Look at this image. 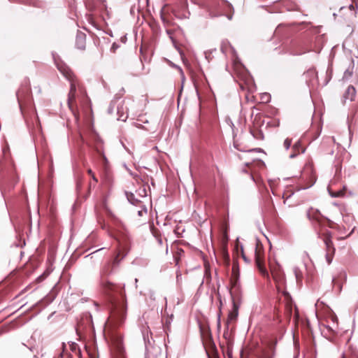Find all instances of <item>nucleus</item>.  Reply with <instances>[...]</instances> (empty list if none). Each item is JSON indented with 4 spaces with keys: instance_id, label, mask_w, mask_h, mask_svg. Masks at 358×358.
Segmentation results:
<instances>
[{
    "instance_id": "nucleus-1",
    "label": "nucleus",
    "mask_w": 358,
    "mask_h": 358,
    "mask_svg": "<svg viewBox=\"0 0 358 358\" xmlns=\"http://www.w3.org/2000/svg\"><path fill=\"white\" fill-rule=\"evenodd\" d=\"M102 287L111 303V311L108 321L111 358H126L122 336L116 331V329L124 323L127 316V298L124 285L103 280Z\"/></svg>"
},
{
    "instance_id": "nucleus-2",
    "label": "nucleus",
    "mask_w": 358,
    "mask_h": 358,
    "mask_svg": "<svg viewBox=\"0 0 358 358\" xmlns=\"http://www.w3.org/2000/svg\"><path fill=\"white\" fill-rule=\"evenodd\" d=\"M116 239L118 242L117 251L112 262H107L101 270L102 278L108 276L113 271L115 266H118L122 259L127 255L129 250L130 240L126 233L119 232Z\"/></svg>"
},
{
    "instance_id": "nucleus-3",
    "label": "nucleus",
    "mask_w": 358,
    "mask_h": 358,
    "mask_svg": "<svg viewBox=\"0 0 358 358\" xmlns=\"http://www.w3.org/2000/svg\"><path fill=\"white\" fill-rule=\"evenodd\" d=\"M17 101L22 112L24 108L31 103L32 96L31 86L29 81L25 82L22 84L17 92Z\"/></svg>"
},
{
    "instance_id": "nucleus-4",
    "label": "nucleus",
    "mask_w": 358,
    "mask_h": 358,
    "mask_svg": "<svg viewBox=\"0 0 358 358\" xmlns=\"http://www.w3.org/2000/svg\"><path fill=\"white\" fill-rule=\"evenodd\" d=\"M255 264L263 276H268L264 264V250L263 245L260 242H257L255 250Z\"/></svg>"
},
{
    "instance_id": "nucleus-5",
    "label": "nucleus",
    "mask_w": 358,
    "mask_h": 358,
    "mask_svg": "<svg viewBox=\"0 0 358 358\" xmlns=\"http://www.w3.org/2000/svg\"><path fill=\"white\" fill-rule=\"evenodd\" d=\"M320 238L323 241L326 247V259L328 264L332 262L333 257L335 254L336 249L332 241L331 233L326 231L324 233L319 234Z\"/></svg>"
},
{
    "instance_id": "nucleus-6",
    "label": "nucleus",
    "mask_w": 358,
    "mask_h": 358,
    "mask_svg": "<svg viewBox=\"0 0 358 358\" xmlns=\"http://www.w3.org/2000/svg\"><path fill=\"white\" fill-rule=\"evenodd\" d=\"M61 71L64 76L71 82L70 91L68 95V105L69 108H71L76 101V86L74 81L75 76L73 72L69 69H64V70H61Z\"/></svg>"
},
{
    "instance_id": "nucleus-7",
    "label": "nucleus",
    "mask_w": 358,
    "mask_h": 358,
    "mask_svg": "<svg viewBox=\"0 0 358 358\" xmlns=\"http://www.w3.org/2000/svg\"><path fill=\"white\" fill-rule=\"evenodd\" d=\"M229 292L231 294L232 303L235 304H241V285L238 280H230V289Z\"/></svg>"
},
{
    "instance_id": "nucleus-8",
    "label": "nucleus",
    "mask_w": 358,
    "mask_h": 358,
    "mask_svg": "<svg viewBox=\"0 0 358 358\" xmlns=\"http://www.w3.org/2000/svg\"><path fill=\"white\" fill-rule=\"evenodd\" d=\"M220 4L215 0H206L201 7L207 10L211 17H217L222 15L219 8Z\"/></svg>"
},
{
    "instance_id": "nucleus-9",
    "label": "nucleus",
    "mask_w": 358,
    "mask_h": 358,
    "mask_svg": "<svg viewBox=\"0 0 358 358\" xmlns=\"http://www.w3.org/2000/svg\"><path fill=\"white\" fill-rule=\"evenodd\" d=\"M271 272L273 279L275 282L277 290L280 292L285 285V275L278 267L271 268Z\"/></svg>"
},
{
    "instance_id": "nucleus-10",
    "label": "nucleus",
    "mask_w": 358,
    "mask_h": 358,
    "mask_svg": "<svg viewBox=\"0 0 358 358\" xmlns=\"http://www.w3.org/2000/svg\"><path fill=\"white\" fill-rule=\"evenodd\" d=\"M306 215L309 220L315 222L320 227L324 225V217L321 214L319 210L310 208L307 211Z\"/></svg>"
},
{
    "instance_id": "nucleus-11",
    "label": "nucleus",
    "mask_w": 358,
    "mask_h": 358,
    "mask_svg": "<svg viewBox=\"0 0 358 358\" xmlns=\"http://www.w3.org/2000/svg\"><path fill=\"white\" fill-rule=\"evenodd\" d=\"M86 8L90 10L94 11L97 8L106 9V0H85Z\"/></svg>"
},
{
    "instance_id": "nucleus-12",
    "label": "nucleus",
    "mask_w": 358,
    "mask_h": 358,
    "mask_svg": "<svg viewBox=\"0 0 358 358\" xmlns=\"http://www.w3.org/2000/svg\"><path fill=\"white\" fill-rule=\"evenodd\" d=\"M275 343L269 342L267 346L262 349L257 358H273L275 355Z\"/></svg>"
},
{
    "instance_id": "nucleus-13",
    "label": "nucleus",
    "mask_w": 358,
    "mask_h": 358,
    "mask_svg": "<svg viewBox=\"0 0 358 358\" xmlns=\"http://www.w3.org/2000/svg\"><path fill=\"white\" fill-rule=\"evenodd\" d=\"M86 34L78 31L76 38V46L78 49L84 50L86 47Z\"/></svg>"
},
{
    "instance_id": "nucleus-14",
    "label": "nucleus",
    "mask_w": 358,
    "mask_h": 358,
    "mask_svg": "<svg viewBox=\"0 0 358 358\" xmlns=\"http://www.w3.org/2000/svg\"><path fill=\"white\" fill-rule=\"evenodd\" d=\"M240 304H235L233 303V308L229 312L227 320V327L229 325V324L232 322H234L236 320L238 315V308H239Z\"/></svg>"
},
{
    "instance_id": "nucleus-15",
    "label": "nucleus",
    "mask_w": 358,
    "mask_h": 358,
    "mask_svg": "<svg viewBox=\"0 0 358 358\" xmlns=\"http://www.w3.org/2000/svg\"><path fill=\"white\" fill-rule=\"evenodd\" d=\"M282 294L285 301V310L289 315H291L292 312V301L291 296L286 291H284Z\"/></svg>"
},
{
    "instance_id": "nucleus-16",
    "label": "nucleus",
    "mask_w": 358,
    "mask_h": 358,
    "mask_svg": "<svg viewBox=\"0 0 358 358\" xmlns=\"http://www.w3.org/2000/svg\"><path fill=\"white\" fill-rule=\"evenodd\" d=\"M239 85L243 90L252 91L254 83L252 80L249 76H247L245 77V81L243 83L241 82L239 83Z\"/></svg>"
},
{
    "instance_id": "nucleus-17",
    "label": "nucleus",
    "mask_w": 358,
    "mask_h": 358,
    "mask_svg": "<svg viewBox=\"0 0 358 358\" xmlns=\"http://www.w3.org/2000/svg\"><path fill=\"white\" fill-rule=\"evenodd\" d=\"M356 96V90L352 85H349L346 89L343 98L345 99H349L350 101H353Z\"/></svg>"
},
{
    "instance_id": "nucleus-18",
    "label": "nucleus",
    "mask_w": 358,
    "mask_h": 358,
    "mask_svg": "<svg viewBox=\"0 0 358 358\" xmlns=\"http://www.w3.org/2000/svg\"><path fill=\"white\" fill-rule=\"evenodd\" d=\"M266 212L268 216H269L272 220H276L278 218V213L273 201H270L269 205L267 207Z\"/></svg>"
},
{
    "instance_id": "nucleus-19",
    "label": "nucleus",
    "mask_w": 358,
    "mask_h": 358,
    "mask_svg": "<svg viewBox=\"0 0 358 358\" xmlns=\"http://www.w3.org/2000/svg\"><path fill=\"white\" fill-rule=\"evenodd\" d=\"M238 278H239L238 266L236 264H234L233 266H232L231 275L230 278V280H238Z\"/></svg>"
},
{
    "instance_id": "nucleus-20",
    "label": "nucleus",
    "mask_w": 358,
    "mask_h": 358,
    "mask_svg": "<svg viewBox=\"0 0 358 358\" xmlns=\"http://www.w3.org/2000/svg\"><path fill=\"white\" fill-rule=\"evenodd\" d=\"M252 135L257 140H263L264 138V134L262 131L259 130L257 128H253L250 130Z\"/></svg>"
},
{
    "instance_id": "nucleus-21",
    "label": "nucleus",
    "mask_w": 358,
    "mask_h": 358,
    "mask_svg": "<svg viewBox=\"0 0 358 358\" xmlns=\"http://www.w3.org/2000/svg\"><path fill=\"white\" fill-rule=\"evenodd\" d=\"M301 148V143L299 142L296 143L293 145V152L290 155V157L293 158L299 153V150Z\"/></svg>"
},
{
    "instance_id": "nucleus-22",
    "label": "nucleus",
    "mask_w": 358,
    "mask_h": 358,
    "mask_svg": "<svg viewBox=\"0 0 358 358\" xmlns=\"http://www.w3.org/2000/svg\"><path fill=\"white\" fill-rule=\"evenodd\" d=\"M326 222L327 223V225L328 227L329 228H331V229H335L336 227V224L333 222L332 220L327 218L324 217V223Z\"/></svg>"
},
{
    "instance_id": "nucleus-23",
    "label": "nucleus",
    "mask_w": 358,
    "mask_h": 358,
    "mask_svg": "<svg viewBox=\"0 0 358 358\" xmlns=\"http://www.w3.org/2000/svg\"><path fill=\"white\" fill-rule=\"evenodd\" d=\"M87 172L92 177V178L93 181L94 182V183L96 184L98 182V179L95 176V175H94V172L92 171V170L91 169H87Z\"/></svg>"
},
{
    "instance_id": "nucleus-24",
    "label": "nucleus",
    "mask_w": 358,
    "mask_h": 358,
    "mask_svg": "<svg viewBox=\"0 0 358 358\" xmlns=\"http://www.w3.org/2000/svg\"><path fill=\"white\" fill-rule=\"evenodd\" d=\"M222 254H223V257H224V259L227 260V261H229V254H228L227 250V245H226V244H224V245L223 246Z\"/></svg>"
},
{
    "instance_id": "nucleus-25",
    "label": "nucleus",
    "mask_w": 358,
    "mask_h": 358,
    "mask_svg": "<svg viewBox=\"0 0 358 358\" xmlns=\"http://www.w3.org/2000/svg\"><path fill=\"white\" fill-rule=\"evenodd\" d=\"M292 144V139L290 138H286L284 141V146L287 150L289 148L290 145Z\"/></svg>"
},
{
    "instance_id": "nucleus-26",
    "label": "nucleus",
    "mask_w": 358,
    "mask_h": 358,
    "mask_svg": "<svg viewBox=\"0 0 358 358\" xmlns=\"http://www.w3.org/2000/svg\"><path fill=\"white\" fill-rule=\"evenodd\" d=\"M333 197H341L343 196L344 192L343 191H338L331 194Z\"/></svg>"
},
{
    "instance_id": "nucleus-27",
    "label": "nucleus",
    "mask_w": 358,
    "mask_h": 358,
    "mask_svg": "<svg viewBox=\"0 0 358 358\" xmlns=\"http://www.w3.org/2000/svg\"><path fill=\"white\" fill-rule=\"evenodd\" d=\"M138 214L139 216H143L144 215H146L147 214V210L146 209H143V210H138Z\"/></svg>"
},
{
    "instance_id": "nucleus-28",
    "label": "nucleus",
    "mask_w": 358,
    "mask_h": 358,
    "mask_svg": "<svg viewBox=\"0 0 358 358\" xmlns=\"http://www.w3.org/2000/svg\"><path fill=\"white\" fill-rule=\"evenodd\" d=\"M227 241H228V235H227V231H225L223 233V241H224L226 243V242H227Z\"/></svg>"
},
{
    "instance_id": "nucleus-29",
    "label": "nucleus",
    "mask_w": 358,
    "mask_h": 358,
    "mask_svg": "<svg viewBox=\"0 0 358 358\" xmlns=\"http://www.w3.org/2000/svg\"><path fill=\"white\" fill-rule=\"evenodd\" d=\"M241 255H242V257L243 259L245 261V262H249V260L247 259L245 253H244V251H243V249L241 248Z\"/></svg>"
},
{
    "instance_id": "nucleus-30",
    "label": "nucleus",
    "mask_w": 358,
    "mask_h": 358,
    "mask_svg": "<svg viewBox=\"0 0 358 358\" xmlns=\"http://www.w3.org/2000/svg\"><path fill=\"white\" fill-rule=\"evenodd\" d=\"M331 320L333 322L337 323V317L335 315H332L330 316Z\"/></svg>"
},
{
    "instance_id": "nucleus-31",
    "label": "nucleus",
    "mask_w": 358,
    "mask_h": 358,
    "mask_svg": "<svg viewBox=\"0 0 358 358\" xmlns=\"http://www.w3.org/2000/svg\"><path fill=\"white\" fill-rule=\"evenodd\" d=\"M227 355H228L229 358H232V352L231 350H227Z\"/></svg>"
},
{
    "instance_id": "nucleus-32",
    "label": "nucleus",
    "mask_w": 358,
    "mask_h": 358,
    "mask_svg": "<svg viewBox=\"0 0 358 358\" xmlns=\"http://www.w3.org/2000/svg\"><path fill=\"white\" fill-rule=\"evenodd\" d=\"M166 32L170 36V37L171 38V35L173 34V31L171 29H167Z\"/></svg>"
},
{
    "instance_id": "nucleus-33",
    "label": "nucleus",
    "mask_w": 358,
    "mask_h": 358,
    "mask_svg": "<svg viewBox=\"0 0 358 358\" xmlns=\"http://www.w3.org/2000/svg\"><path fill=\"white\" fill-rule=\"evenodd\" d=\"M95 185H96V184L94 182V184H92V182H90L89 191H90L92 186H93L94 187Z\"/></svg>"
},
{
    "instance_id": "nucleus-34",
    "label": "nucleus",
    "mask_w": 358,
    "mask_h": 358,
    "mask_svg": "<svg viewBox=\"0 0 358 358\" xmlns=\"http://www.w3.org/2000/svg\"><path fill=\"white\" fill-rule=\"evenodd\" d=\"M225 3H226L227 6L229 7V9H232L233 10L232 6L229 2L225 1Z\"/></svg>"
},
{
    "instance_id": "nucleus-35",
    "label": "nucleus",
    "mask_w": 358,
    "mask_h": 358,
    "mask_svg": "<svg viewBox=\"0 0 358 358\" xmlns=\"http://www.w3.org/2000/svg\"><path fill=\"white\" fill-rule=\"evenodd\" d=\"M232 15H233V13H230V14H227V17L229 20H231L232 19Z\"/></svg>"
},
{
    "instance_id": "nucleus-36",
    "label": "nucleus",
    "mask_w": 358,
    "mask_h": 358,
    "mask_svg": "<svg viewBox=\"0 0 358 358\" xmlns=\"http://www.w3.org/2000/svg\"><path fill=\"white\" fill-rule=\"evenodd\" d=\"M209 343H210V344L213 348L215 347V345H214V343H213V341H212L211 338H209Z\"/></svg>"
},
{
    "instance_id": "nucleus-37",
    "label": "nucleus",
    "mask_w": 358,
    "mask_h": 358,
    "mask_svg": "<svg viewBox=\"0 0 358 358\" xmlns=\"http://www.w3.org/2000/svg\"><path fill=\"white\" fill-rule=\"evenodd\" d=\"M106 210L107 213H108L109 215H110V210H109L106 207Z\"/></svg>"
},
{
    "instance_id": "nucleus-38",
    "label": "nucleus",
    "mask_w": 358,
    "mask_h": 358,
    "mask_svg": "<svg viewBox=\"0 0 358 358\" xmlns=\"http://www.w3.org/2000/svg\"><path fill=\"white\" fill-rule=\"evenodd\" d=\"M158 242H159V244H162V239H160V238H159V239H158Z\"/></svg>"
},
{
    "instance_id": "nucleus-39",
    "label": "nucleus",
    "mask_w": 358,
    "mask_h": 358,
    "mask_svg": "<svg viewBox=\"0 0 358 358\" xmlns=\"http://www.w3.org/2000/svg\"><path fill=\"white\" fill-rule=\"evenodd\" d=\"M341 358H347L345 355H343Z\"/></svg>"
},
{
    "instance_id": "nucleus-40",
    "label": "nucleus",
    "mask_w": 358,
    "mask_h": 358,
    "mask_svg": "<svg viewBox=\"0 0 358 358\" xmlns=\"http://www.w3.org/2000/svg\"><path fill=\"white\" fill-rule=\"evenodd\" d=\"M218 326H220V320H218Z\"/></svg>"
},
{
    "instance_id": "nucleus-41",
    "label": "nucleus",
    "mask_w": 358,
    "mask_h": 358,
    "mask_svg": "<svg viewBox=\"0 0 358 358\" xmlns=\"http://www.w3.org/2000/svg\"><path fill=\"white\" fill-rule=\"evenodd\" d=\"M166 252L168 251V247H167V245L166 246Z\"/></svg>"
},
{
    "instance_id": "nucleus-42",
    "label": "nucleus",
    "mask_w": 358,
    "mask_h": 358,
    "mask_svg": "<svg viewBox=\"0 0 358 358\" xmlns=\"http://www.w3.org/2000/svg\"><path fill=\"white\" fill-rule=\"evenodd\" d=\"M93 358H94V357H93Z\"/></svg>"
}]
</instances>
